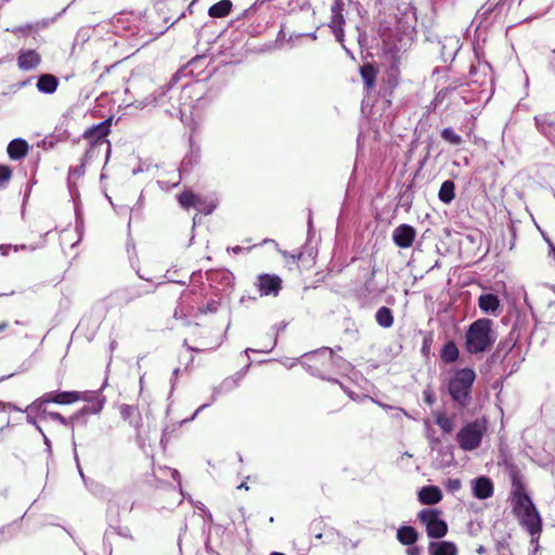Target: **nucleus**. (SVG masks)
I'll use <instances>...</instances> for the list:
<instances>
[{
  "instance_id": "1",
  "label": "nucleus",
  "mask_w": 555,
  "mask_h": 555,
  "mask_svg": "<svg viewBox=\"0 0 555 555\" xmlns=\"http://www.w3.org/2000/svg\"><path fill=\"white\" fill-rule=\"evenodd\" d=\"M512 505L513 513L520 526L531 535V543H537L542 531V519L530 496L525 492L520 482L514 480Z\"/></svg>"
},
{
  "instance_id": "2",
  "label": "nucleus",
  "mask_w": 555,
  "mask_h": 555,
  "mask_svg": "<svg viewBox=\"0 0 555 555\" xmlns=\"http://www.w3.org/2000/svg\"><path fill=\"white\" fill-rule=\"evenodd\" d=\"M493 322L482 318L474 321L465 334V348L468 353L477 354L488 351L496 340L492 328Z\"/></svg>"
},
{
  "instance_id": "3",
  "label": "nucleus",
  "mask_w": 555,
  "mask_h": 555,
  "mask_svg": "<svg viewBox=\"0 0 555 555\" xmlns=\"http://www.w3.org/2000/svg\"><path fill=\"white\" fill-rule=\"evenodd\" d=\"M475 378L476 374L472 369H461L450 378L449 393L459 405L466 406L469 403Z\"/></svg>"
},
{
  "instance_id": "4",
  "label": "nucleus",
  "mask_w": 555,
  "mask_h": 555,
  "mask_svg": "<svg viewBox=\"0 0 555 555\" xmlns=\"http://www.w3.org/2000/svg\"><path fill=\"white\" fill-rule=\"evenodd\" d=\"M487 431V422L476 420L464 425L456 435L459 447L463 451H473L481 444L483 435Z\"/></svg>"
},
{
  "instance_id": "5",
  "label": "nucleus",
  "mask_w": 555,
  "mask_h": 555,
  "mask_svg": "<svg viewBox=\"0 0 555 555\" xmlns=\"http://www.w3.org/2000/svg\"><path fill=\"white\" fill-rule=\"evenodd\" d=\"M77 391H49L43 393L40 398L36 399L30 403L25 412L44 414V404L56 403V404H70L77 401Z\"/></svg>"
},
{
  "instance_id": "6",
  "label": "nucleus",
  "mask_w": 555,
  "mask_h": 555,
  "mask_svg": "<svg viewBox=\"0 0 555 555\" xmlns=\"http://www.w3.org/2000/svg\"><path fill=\"white\" fill-rule=\"evenodd\" d=\"M441 511L424 508L418 513V520L425 526L427 535L433 539L443 538L448 532V525L441 518Z\"/></svg>"
},
{
  "instance_id": "7",
  "label": "nucleus",
  "mask_w": 555,
  "mask_h": 555,
  "mask_svg": "<svg viewBox=\"0 0 555 555\" xmlns=\"http://www.w3.org/2000/svg\"><path fill=\"white\" fill-rule=\"evenodd\" d=\"M101 410H102L101 403L96 402L93 405H85L77 413H75L74 415H72L68 418L64 417L59 412H49V413L46 412L44 414H47L48 417H50L51 420L56 421L64 426H70L73 428L74 424L78 423L85 415L96 414V413L101 412Z\"/></svg>"
},
{
  "instance_id": "8",
  "label": "nucleus",
  "mask_w": 555,
  "mask_h": 555,
  "mask_svg": "<svg viewBox=\"0 0 555 555\" xmlns=\"http://www.w3.org/2000/svg\"><path fill=\"white\" fill-rule=\"evenodd\" d=\"M240 380H241V376L238 374H236L234 376H231V377H228V378L223 379L219 386L214 387L212 388L211 403L215 402L220 395L229 392V391L235 389L238 386ZM209 405H210V402L202 404L193 413V415L190 418L182 421V423H185V422H189V421H193L201 411H203L204 409H206Z\"/></svg>"
},
{
  "instance_id": "9",
  "label": "nucleus",
  "mask_w": 555,
  "mask_h": 555,
  "mask_svg": "<svg viewBox=\"0 0 555 555\" xmlns=\"http://www.w3.org/2000/svg\"><path fill=\"white\" fill-rule=\"evenodd\" d=\"M318 350L306 353L304 356L305 360L301 362V364L307 369V371L311 375L319 376L323 379H328V380H333V382L337 383L336 379H331V378L326 377V375H325V373H327L330 371L331 361H326L325 359H322V360L312 359V356Z\"/></svg>"
},
{
  "instance_id": "10",
  "label": "nucleus",
  "mask_w": 555,
  "mask_h": 555,
  "mask_svg": "<svg viewBox=\"0 0 555 555\" xmlns=\"http://www.w3.org/2000/svg\"><path fill=\"white\" fill-rule=\"evenodd\" d=\"M416 237V230L410 224H400L392 231V241L400 248L412 246Z\"/></svg>"
},
{
  "instance_id": "11",
  "label": "nucleus",
  "mask_w": 555,
  "mask_h": 555,
  "mask_svg": "<svg viewBox=\"0 0 555 555\" xmlns=\"http://www.w3.org/2000/svg\"><path fill=\"white\" fill-rule=\"evenodd\" d=\"M314 360L325 359L331 361L330 369H336L338 372L346 373L351 369V364L341 357L335 356L333 350L330 348H321L313 356Z\"/></svg>"
},
{
  "instance_id": "12",
  "label": "nucleus",
  "mask_w": 555,
  "mask_h": 555,
  "mask_svg": "<svg viewBox=\"0 0 555 555\" xmlns=\"http://www.w3.org/2000/svg\"><path fill=\"white\" fill-rule=\"evenodd\" d=\"M473 495L478 500H486L493 495L494 485L486 476H479L470 481Z\"/></svg>"
},
{
  "instance_id": "13",
  "label": "nucleus",
  "mask_w": 555,
  "mask_h": 555,
  "mask_svg": "<svg viewBox=\"0 0 555 555\" xmlns=\"http://www.w3.org/2000/svg\"><path fill=\"white\" fill-rule=\"evenodd\" d=\"M534 122L541 134L555 142V114L544 113L537 115L534 116Z\"/></svg>"
},
{
  "instance_id": "14",
  "label": "nucleus",
  "mask_w": 555,
  "mask_h": 555,
  "mask_svg": "<svg viewBox=\"0 0 555 555\" xmlns=\"http://www.w3.org/2000/svg\"><path fill=\"white\" fill-rule=\"evenodd\" d=\"M282 281L278 275L261 274L258 278V289L261 296H276L281 289Z\"/></svg>"
},
{
  "instance_id": "15",
  "label": "nucleus",
  "mask_w": 555,
  "mask_h": 555,
  "mask_svg": "<svg viewBox=\"0 0 555 555\" xmlns=\"http://www.w3.org/2000/svg\"><path fill=\"white\" fill-rule=\"evenodd\" d=\"M479 309L486 313L498 317L501 312V302L494 294H481L478 298Z\"/></svg>"
},
{
  "instance_id": "16",
  "label": "nucleus",
  "mask_w": 555,
  "mask_h": 555,
  "mask_svg": "<svg viewBox=\"0 0 555 555\" xmlns=\"http://www.w3.org/2000/svg\"><path fill=\"white\" fill-rule=\"evenodd\" d=\"M109 132V121L105 120L102 121L95 126H92L91 128L87 129L83 132V138L90 140L91 142L103 144L105 143L103 139L108 134Z\"/></svg>"
},
{
  "instance_id": "17",
  "label": "nucleus",
  "mask_w": 555,
  "mask_h": 555,
  "mask_svg": "<svg viewBox=\"0 0 555 555\" xmlns=\"http://www.w3.org/2000/svg\"><path fill=\"white\" fill-rule=\"evenodd\" d=\"M442 493L437 486H426L418 491V500L423 504L433 505L441 501Z\"/></svg>"
},
{
  "instance_id": "18",
  "label": "nucleus",
  "mask_w": 555,
  "mask_h": 555,
  "mask_svg": "<svg viewBox=\"0 0 555 555\" xmlns=\"http://www.w3.org/2000/svg\"><path fill=\"white\" fill-rule=\"evenodd\" d=\"M17 62L21 69L30 70L40 63V55L35 50L21 51Z\"/></svg>"
},
{
  "instance_id": "19",
  "label": "nucleus",
  "mask_w": 555,
  "mask_h": 555,
  "mask_svg": "<svg viewBox=\"0 0 555 555\" xmlns=\"http://www.w3.org/2000/svg\"><path fill=\"white\" fill-rule=\"evenodd\" d=\"M28 147V143L24 139H14L8 145L9 157L18 160L27 154Z\"/></svg>"
},
{
  "instance_id": "20",
  "label": "nucleus",
  "mask_w": 555,
  "mask_h": 555,
  "mask_svg": "<svg viewBox=\"0 0 555 555\" xmlns=\"http://www.w3.org/2000/svg\"><path fill=\"white\" fill-rule=\"evenodd\" d=\"M59 86V80L55 76L51 74L41 75L37 81V89L41 93L52 94L56 91Z\"/></svg>"
},
{
  "instance_id": "21",
  "label": "nucleus",
  "mask_w": 555,
  "mask_h": 555,
  "mask_svg": "<svg viewBox=\"0 0 555 555\" xmlns=\"http://www.w3.org/2000/svg\"><path fill=\"white\" fill-rule=\"evenodd\" d=\"M428 548L431 555H457L455 544L449 541L431 542Z\"/></svg>"
},
{
  "instance_id": "22",
  "label": "nucleus",
  "mask_w": 555,
  "mask_h": 555,
  "mask_svg": "<svg viewBox=\"0 0 555 555\" xmlns=\"http://www.w3.org/2000/svg\"><path fill=\"white\" fill-rule=\"evenodd\" d=\"M344 24H345L344 14L338 13V12H332L330 27L333 30L336 40L338 42H340L341 46L345 48V46H344V28H343Z\"/></svg>"
},
{
  "instance_id": "23",
  "label": "nucleus",
  "mask_w": 555,
  "mask_h": 555,
  "mask_svg": "<svg viewBox=\"0 0 555 555\" xmlns=\"http://www.w3.org/2000/svg\"><path fill=\"white\" fill-rule=\"evenodd\" d=\"M231 9L232 2L230 0H221L209 8L208 14L210 17L221 18L228 16Z\"/></svg>"
},
{
  "instance_id": "24",
  "label": "nucleus",
  "mask_w": 555,
  "mask_h": 555,
  "mask_svg": "<svg viewBox=\"0 0 555 555\" xmlns=\"http://www.w3.org/2000/svg\"><path fill=\"white\" fill-rule=\"evenodd\" d=\"M418 534L413 527L402 526L397 531V539L404 545H412L417 541Z\"/></svg>"
},
{
  "instance_id": "25",
  "label": "nucleus",
  "mask_w": 555,
  "mask_h": 555,
  "mask_svg": "<svg viewBox=\"0 0 555 555\" xmlns=\"http://www.w3.org/2000/svg\"><path fill=\"white\" fill-rule=\"evenodd\" d=\"M178 201L180 205L185 209H189L191 207L201 209V205L203 204V199L201 198V196L190 191L180 194L178 196Z\"/></svg>"
},
{
  "instance_id": "26",
  "label": "nucleus",
  "mask_w": 555,
  "mask_h": 555,
  "mask_svg": "<svg viewBox=\"0 0 555 555\" xmlns=\"http://www.w3.org/2000/svg\"><path fill=\"white\" fill-rule=\"evenodd\" d=\"M454 189H455V185H454L453 181H451V180L444 181L441 184L439 193H438L439 199L444 204L451 203L455 196Z\"/></svg>"
},
{
  "instance_id": "27",
  "label": "nucleus",
  "mask_w": 555,
  "mask_h": 555,
  "mask_svg": "<svg viewBox=\"0 0 555 555\" xmlns=\"http://www.w3.org/2000/svg\"><path fill=\"white\" fill-rule=\"evenodd\" d=\"M201 151L199 147H191L190 153L183 158L181 163L180 171H189L191 168L199 162Z\"/></svg>"
},
{
  "instance_id": "28",
  "label": "nucleus",
  "mask_w": 555,
  "mask_h": 555,
  "mask_svg": "<svg viewBox=\"0 0 555 555\" xmlns=\"http://www.w3.org/2000/svg\"><path fill=\"white\" fill-rule=\"evenodd\" d=\"M170 89H171V83L160 87L152 95H150V96L145 98L143 101L139 102V106L146 107V106L155 105V104L162 102V98Z\"/></svg>"
},
{
  "instance_id": "29",
  "label": "nucleus",
  "mask_w": 555,
  "mask_h": 555,
  "mask_svg": "<svg viewBox=\"0 0 555 555\" xmlns=\"http://www.w3.org/2000/svg\"><path fill=\"white\" fill-rule=\"evenodd\" d=\"M376 322L379 326L388 328L393 324V315L389 308L380 307L375 315Z\"/></svg>"
},
{
  "instance_id": "30",
  "label": "nucleus",
  "mask_w": 555,
  "mask_h": 555,
  "mask_svg": "<svg viewBox=\"0 0 555 555\" xmlns=\"http://www.w3.org/2000/svg\"><path fill=\"white\" fill-rule=\"evenodd\" d=\"M440 357H441L442 361H444L446 363H452V362L456 361L459 358V349H457L455 343L448 341L443 346Z\"/></svg>"
},
{
  "instance_id": "31",
  "label": "nucleus",
  "mask_w": 555,
  "mask_h": 555,
  "mask_svg": "<svg viewBox=\"0 0 555 555\" xmlns=\"http://www.w3.org/2000/svg\"><path fill=\"white\" fill-rule=\"evenodd\" d=\"M435 421L443 433L450 434L453 431L454 423L452 418L446 416L442 413H435Z\"/></svg>"
},
{
  "instance_id": "32",
  "label": "nucleus",
  "mask_w": 555,
  "mask_h": 555,
  "mask_svg": "<svg viewBox=\"0 0 555 555\" xmlns=\"http://www.w3.org/2000/svg\"><path fill=\"white\" fill-rule=\"evenodd\" d=\"M77 401H86L87 405H93L96 402H100L103 406L104 400L100 398L98 392L94 391H77Z\"/></svg>"
},
{
  "instance_id": "33",
  "label": "nucleus",
  "mask_w": 555,
  "mask_h": 555,
  "mask_svg": "<svg viewBox=\"0 0 555 555\" xmlns=\"http://www.w3.org/2000/svg\"><path fill=\"white\" fill-rule=\"evenodd\" d=\"M361 76L367 89L374 86L375 81V69L371 65H364L361 67Z\"/></svg>"
},
{
  "instance_id": "34",
  "label": "nucleus",
  "mask_w": 555,
  "mask_h": 555,
  "mask_svg": "<svg viewBox=\"0 0 555 555\" xmlns=\"http://www.w3.org/2000/svg\"><path fill=\"white\" fill-rule=\"evenodd\" d=\"M441 138L452 145H461L463 143L462 137L455 133L452 128H444L441 131Z\"/></svg>"
},
{
  "instance_id": "35",
  "label": "nucleus",
  "mask_w": 555,
  "mask_h": 555,
  "mask_svg": "<svg viewBox=\"0 0 555 555\" xmlns=\"http://www.w3.org/2000/svg\"><path fill=\"white\" fill-rule=\"evenodd\" d=\"M120 415L121 417L125 420V421H130V424H133V425H138V423H133L131 421V417L133 415H138V410L134 405H129V404H122L120 405Z\"/></svg>"
},
{
  "instance_id": "36",
  "label": "nucleus",
  "mask_w": 555,
  "mask_h": 555,
  "mask_svg": "<svg viewBox=\"0 0 555 555\" xmlns=\"http://www.w3.org/2000/svg\"><path fill=\"white\" fill-rule=\"evenodd\" d=\"M496 5V0H489L479 9L478 15L485 20L488 18Z\"/></svg>"
},
{
  "instance_id": "37",
  "label": "nucleus",
  "mask_w": 555,
  "mask_h": 555,
  "mask_svg": "<svg viewBox=\"0 0 555 555\" xmlns=\"http://www.w3.org/2000/svg\"><path fill=\"white\" fill-rule=\"evenodd\" d=\"M285 327H286V324L283 322L272 326L271 331L274 335V338L266 349L261 350L262 352H270L273 350V348L275 347L276 341H278L276 336H278L279 332L283 331Z\"/></svg>"
},
{
  "instance_id": "38",
  "label": "nucleus",
  "mask_w": 555,
  "mask_h": 555,
  "mask_svg": "<svg viewBox=\"0 0 555 555\" xmlns=\"http://www.w3.org/2000/svg\"><path fill=\"white\" fill-rule=\"evenodd\" d=\"M12 176V170L9 166L0 165V189L4 188Z\"/></svg>"
},
{
  "instance_id": "39",
  "label": "nucleus",
  "mask_w": 555,
  "mask_h": 555,
  "mask_svg": "<svg viewBox=\"0 0 555 555\" xmlns=\"http://www.w3.org/2000/svg\"><path fill=\"white\" fill-rule=\"evenodd\" d=\"M111 529L113 530L114 533H116L117 535H119L124 539L133 540L132 532H131L130 528L127 526H115V527H111Z\"/></svg>"
},
{
  "instance_id": "40",
  "label": "nucleus",
  "mask_w": 555,
  "mask_h": 555,
  "mask_svg": "<svg viewBox=\"0 0 555 555\" xmlns=\"http://www.w3.org/2000/svg\"><path fill=\"white\" fill-rule=\"evenodd\" d=\"M446 488L451 493H455L462 488V482L457 478L448 479V481L446 482Z\"/></svg>"
},
{
  "instance_id": "41",
  "label": "nucleus",
  "mask_w": 555,
  "mask_h": 555,
  "mask_svg": "<svg viewBox=\"0 0 555 555\" xmlns=\"http://www.w3.org/2000/svg\"><path fill=\"white\" fill-rule=\"evenodd\" d=\"M349 0H335L333 5H332V9L331 11L332 12H338V13H343L346 5L348 4Z\"/></svg>"
},
{
  "instance_id": "42",
  "label": "nucleus",
  "mask_w": 555,
  "mask_h": 555,
  "mask_svg": "<svg viewBox=\"0 0 555 555\" xmlns=\"http://www.w3.org/2000/svg\"><path fill=\"white\" fill-rule=\"evenodd\" d=\"M218 304L215 300L209 301L205 307L199 308V312L206 314L208 312H216Z\"/></svg>"
},
{
  "instance_id": "43",
  "label": "nucleus",
  "mask_w": 555,
  "mask_h": 555,
  "mask_svg": "<svg viewBox=\"0 0 555 555\" xmlns=\"http://www.w3.org/2000/svg\"><path fill=\"white\" fill-rule=\"evenodd\" d=\"M423 396H424V401L428 404V405H433L436 398H435V395L434 392L430 390V389H426L424 390L423 392Z\"/></svg>"
},
{
  "instance_id": "44",
  "label": "nucleus",
  "mask_w": 555,
  "mask_h": 555,
  "mask_svg": "<svg viewBox=\"0 0 555 555\" xmlns=\"http://www.w3.org/2000/svg\"><path fill=\"white\" fill-rule=\"evenodd\" d=\"M26 413H27V417H26L27 423H28V424H31V425H34V426H36V428H37L40 433H42L41 427L36 423V420H35V417H34V415L39 416L40 414L29 413V412H26Z\"/></svg>"
},
{
  "instance_id": "45",
  "label": "nucleus",
  "mask_w": 555,
  "mask_h": 555,
  "mask_svg": "<svg viewBox=\"0 0 555 555\" xmlns=\"http://www.w3.org/2000/svg\"><path fill=\"white\" fill-rule=\"evenodd\" d=\"M11 410L20 411V409H17L13 404L0 401V412H8V411H11Z\"/></svg>"
},
{
  "instance_id": "46",
  "label": "nucleus",
  "mask_w": 555,
  "mask_h": 555,
  "mask_svg": "<svg viewBox=\"0 0 555 555\" xmlns=\"http://www.w3.org/2000/svg\"><path fill=\"white\" fill-rule=\"evenodd\" d=\"M214 208H215V206H212V205L206 206L205 203L203 202V204L201 205V209H198V210L205 215H209L212 212Z\"/></svg>"
},
{
  "instance_id": "47",
  "label": "nucleus",
  "mask_w": 555,
  "mask_h": 555,
  "mask_svg": "<svg viewBox=\"0 0 555 555\" xmlns=\"http://www.w3.org/2000/svg\"><path fill=\"white\" fill-rule=\"evenodd\" d=\"M13 248V246L11 245H1L0 246V253L3 255V256H8L9 255V251L10 249Z\"/></svg>"
},
{
  "instance_id": "48",
  "label": "nucleus",
  "mask_w": 555,
  "mask_h": 555,
  "mask_svg": "<svg viewBox=\"0 0 555 555\" xmlns=\"http://www.w3.org/2000/svg\"><path fill=\"white\" fill-rule=\"evenodd\" d=\"M13 249H14V251H18L21 249L24 250V249H28V246H26V245H15V246H13ZM29 249L30 250H35L36 247L35 246H30Z\"/></svg>"
},
{
  "instance_id": "49",
  "label": "nucleus",
  "mask_w": 555,
  "mask_h": 555,
  "mask_svg": "<svg viewBox=\"0 0 555 555\" xmlns=\"http://www.w3.org/2000/svg\"><path fill=\"white\" fill-rule=\"evenodd\" d=\"M178 183H179V181L173 182L171 185H167L164 181H158V184L160 185L162 189L173 188V186L178 185Z\"/></svg>"
},
{
  "instance_id": "50",
  "label": "nucleus",
  "mask_w": 555,
  "mask_h": 555,
  "mask_svg": "<svg viewBox=\"0 0 555 555\" xmlns=\"http://www.w3.org/2000/svg\"><path fill=\"white\" fill-rule=\"evenodd\" d=\"M31 29V25H26V26H23V27H18L16 29H13L12 31L13 33H17V31H27V30H30Z\"/></svg>"
},
{
  "instance_id": "51",
  "label": "nucleus",
  "mask_w": 555,
  "mask_h": 555,
  "mask_svg": "<svg viewBox=\"0 0 555 555\" xmlns=\"http://www.w3.org/2000/svg\"><path fill=\"white\" fill-rule=\"evenodd\" d=\"M283 364L287 367H293L294 365L297 364V360H286L285 362H283Z\"/></svg>"
},
{
  "instance_id": "52",
  "label": "nucleus",
  "mask_w": 555,
  "mask_h": 555,
  "mask_svg": "<svg viewBox=\"0 0 555 555\" xmlns=\"http://www.w3.org/2000/svg\"><path fill=\"white\" fill-rule=\"evenodd\" d=\"M42 436H43V441H44V444L47 446L48 450H51V442H50V439L43 434V431L41 433Z\"/></svg>"
},
{
  "instance_id": "53",
  "label": "nucleus",
  "mask_w": 555,
  "mask_h": 555,
  "mask_svg": "<svg viewBox=\"0 0 555 555\" xmlns=\"http://www.w3.org/2000/svg\"><path fill=\"white\" fill-rule=\"evenodd\" d=\"M231 250H232L233 253H235V254H238V253H241L242 250H244V248H243V247H241V246H235V247H232V248H231Z\"/></svg>"
},
{
  "instance_id": "54",
  "label": "nucleus",
  "mask_w": 555,
  "mask_h": 555,
  "mask_svg": "<svg viewBox=\"0 0 555 555\" xmlns=\"http://www.w3.org/2000/svg\"><path fill=\"white\" fill-rule=\"evenodd\" d=\"M74 172L77 173V175H82L83 173V165H81L80 167L75 168Z\"/></svg>"
},
{
  "instance_id": "55",
  "label": "nucleus",
  "mask_w": 555,
  "mask_h": 555,
  "mask_svg": "<svg viewBox=\"0 0 555 555\" xmlns=\"http://www.w3.org/2000/svg\"><path fill=\"white\" fill-rule=\"evenodd\" d=\"M171 476H172L173 479H179V477H180L179 472L176 470V469L171 470Z\"/></svg>"
},
{
  "instance_id": "56",
  "label": "nucleus",
  "mask_w": 555,
  "mask_h": 555,
  "mask_svg": "<svg viewBox=\"0 0 555 555\" xmlns=\"http://www.w3.org/2000/svg\"><path fill=\"white\" fill-rule=\"evenodd\" d=\"M237 488L238 489H244V490H248L249 489V487L247 486L246 482H242Z\"/></svg>"
},
{
  "instance_id": "57",
  "label": "nucleus",
  "mask_w": 555,
  "mask_h": 555,
  "mask_svg": "<svg viewBox=\"0 0 555 555\" xmlns=\"http://www.w3.org/2000/svg\"><path fill=\"white\" fill-rule=\"evenodd\" d=\"M8 327V323H0V332H3Z\"/></svg>"
},
{
  "instance_id": "58",
  "label": "nucleus",
  "mask_w": 555,
  "mask_h": 555,
  "mask_svg": "<svg viewBox=\"0 0 555 555\" xmlns=\"http://www.w3.org/2000/svg\"><path fill=\"white\" fill-rule=\"evenodd\" d=\"M550 249H551V254H553V256L555 257V246L550 243Z\"/></svg>"
},
{
  "instance_id": "59",
  "label": "nucleus",
  "mask_w": 555,
  "mask_h": 555,
  "mask_svg": "<svg viewBox=\"0 0 555 555\" xmlns=\"http://www.w3.org/2000/svg\"><path fill=\"white\" fill-rule=\"evenodd\" d=\"M257 351H258V350H256V349H251V348H247V349L245 350V352H246V353H248V352H257Z\"/></svg>"
},
{
  "instance_id": "60",
  "label": "nucleus",
  "mask_w": 555,
  "mask_h": 555,
  "mask_svg": "<svg viewBox=\"0 0 555 555\" xmlns=\"http://www.w3.org/2000/svg\"><path fill=\"white\" fill-rule=\"evenodd\" d=\"M346 392H347V395H348L351 399L356 400V398H354V396H353V392H350V391H346Z\"/></svg>"
},
{
  "instance_id": "61",
  "label": "nucleus",
  "mask_w": 555,
  "mask_h": 555,
  "mask_svg": "<svg viewBox=\"0 0 555 555\" xmlns=\"http://www.w3.org/2000/svg\"><path fill=\"white\" fill-rule=\"evenodd\" d=\"M179 371H180L179 369H176V370L173 371V375H175V376H177V375L179 374Z\"/></svg>"
},
{
  "instance_id": "62",
  "label": "nucleus",
  "mask_w": 555,
  "mask_h": 555,
  "mask_svg": "<svg viewBox=\"0 0 555 555\" xmlns=\"http://www.w3.org/2000/svg\"><path fill=\"white\" fill-rule=\"evenodd\" d=\"M504 361H508V362H509V361H511V356L506 357V358L504 359Z\"/></svg>"
},
{
  "instance_id": "63",
  "label": "nucleus",
  "mask_w": 555,
  "mask_h": 555,
  "mask_svg": "<svg viewBox=\"0 0 555 555\" xmlns=\"http://www.w3.org/2000/svg\"><path fill=\"white\" fill-rule=\"evenodd\" d=\"M79 474H80V476L83 478V473H82V470H81V468H80V467H79Z\"/></svg>"
},
{
  "instance_id": "64",
  "label": "nucleus",
  "mask_w": 555,
  "mask_h": 555,
  "mask_svg": "<svg viewBox=\"0 0 555 555\" xmlns=\"http://www.w3.org/2000/svg\"><path fill=\"white\" fill-rule=\"evenodd\" d=\"M516 351L514 350V348H511L509 350V353H515Z\"/></svg>"
}]
</instances>
